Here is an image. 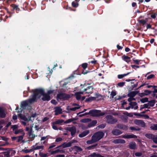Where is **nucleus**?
<instances>
[{
  "instance_id": "obj_1",
  "label": "nucleus",
  "mask_w": 157,
  "mask_h": 157,
  "mask_svg": "<svg viewBox=\"0 0 157 157\" xmlns=\"http://www.w3.org/2000/svg\"><path fill=\"white\" fill-rule=\"evenodd\" d=\"M53 92V90H49L47 94L44 93V90L42 89H36L33 91L34 94L32 98L29 100L23 101L21 103V105L23 107L29 106V105L35 101L37 98H40L41 96H43L42 99L43 101H49L50 99L49 94Z\"/></svg>"
},
{
  "instance_id": "obj_2",
  "label": "nucleus",
  "mask_w": 157,
  "mask_h": 157,
  "mask_svg": "<svg viewBox=\"0 0 157 157\" xmlns=\"http://www.w3.org/2000/svg\"><path fill=\"white\" fill-rule=\"evenodd\" d=\"M105 113L101 112V111L96 109H93L90 110L88 113H85L84 115H90L93 117H99L104 115Z\"/></svg>"
},
{
  "instance_id": "obj_3",
  "label": "nucleus",
  "mask_w": 157,
  "mask_h": 157,
  "mask_svg": "<svg viewBox=\"0 0 157 157\" xmlns=\"http://www.w3.org/2000/svg\"><path fill=\"white\" fill-rule=\"evenodd\" d=\"M104 133L102 132H98L95 133L92 136L94 140L96 142L98 141L103 138Z\"/></svg>"
},
{
  "instance_id": "obj_4",
  "label": "nucleus",
  "mask_w": 157,
  "mask_h": 157,
  "mask_svg": "<svg viewBox=\"0 0 157 157\" xmlns=\"http://www.w3.org/2000/svg\"><path fill=\"white\" fill-rule=\"evenodd\" d=\"M106 121L108 123L113 124L116 122L117 120L114 118L112 116L110 115H108L105 117Z\"/></svg>"
},
{
  "instance_id": "obj_5",
  "label": "nucleus",
  "mask_w": 157,
  "mask_h": 157,
  "mask_svg": "<svg viewBox=\"0 0 157 157\" xmlns=\"http://www.w3.org/2000/svg\"><path fill=\"white\" fill-rule=\"evenodd\" d=\"M70 96L69 95L64 94H60L57 95V98L62 99L63 100H65L70 98Z\"/></svg>"
},
{
  "instance_id": "obj_6",
  "label": "nucleus",
  "mask_w": 157,
  "mask_h": 157,
  "mask_svg": "<svg viewBox=\"0 0 157 157\" xmlns=\"http://www.w3.org/2000/svg\"><path fill=\"white\" fill-rule=\"evenodd\" d=\"M129 106L126 107L125 109L127 110L129 109L130 108L134 109H136L138 108L137 104L136 102H130L129 103Z\"/></svg>"
},
{
  "instance_id": "obj_7",
  "label": "nucleus",
  "mask_w": 157,
  "mask_h": 157,
  "mask_svg": "<svg viewBox=\"0 0 157 157\" xmlns=\"http://www.w3.org/2000/svg\"><path fill=\"white\" fill-rule=\"evenodd\" d=\"M83 92H76L75 94L76 98L77 100H81L82 101L85 98V96L81 97V94H83Z\"/></svg>"
},
{
  "instance_id": "obj_8",
  "label": "nucleus",
  "mask_w": 157,
  "mask_h": 157,
  "mask_svg": "<svg viewBox=\"0 0 157 157\" xmlns=\"http://www.w3.org/2000/svg\"><path fill=\"white\" fill-rule=\"evenodd\" d=\"M33 127V126H30V130L29 132V138L31 140H33L36 136L33 133V132L32 131Z\"/></svg>"
},
{
  "instance_id": "obj_9",
  "label": "nucleus",
  "mask_w": 157,
  "mask_h": 157,
  "mask_svg": "<svg viewBox=\"0 0 157 157\" xmlns=\"http://www.w3.org/2000/svg\"><path fill=\"white\" fill-rule=\"evenodd\" d=\"M67 131L71 132L72 136L74 135L76 131V128L74 127H68L67 128Z\"/></svg>"
},
{
  "instance_id": "obj_10",
  "label": "nucleus",
  "mask_w": 157,
  "mask_h": 157,
  "mask_svg": "<svg viewBox=\"0 0 157 157\" xmlns=\"http://www.w3.org/2000/svg\"><path fill=\"white\" fill-rule=\"evenodd\" d=\"M122 137L125 139H131L136 138V136L132 134H125L122 136Z\"/></svg>"
},
{
  "instance_id": "obj_11",
  "label": "nucleus",
  "mask_w": 157,
  "mask_h": 157,
  "mask_svg": "<svg viewBox=\"0 0 157 157\" xmlns=\"http://www.w3.org/2000/svg\"><path fill=\"white\" fill-rule=\"evenodd\" d=\"M93 88L92 86H89L86 89H85L83 92L84 94L91 93H92Z\"/></svg>"
},
{
  "instance_id": "obj_12",
  "label": "nucleus",
  "mask_w": 157,
  "mask_h": 157,
  "mask_svg": "<svg viewBox=\"0 0 157 157\" xmlns=\"http://www.w3.org/2000/svg\"><path fill=\"white\" fill-rule=\"evenodd\" d=\"M134 122L136 124L141 127H144L145 126L144 123L141 120H136Z\"/></svg>"
},
{
  "instance_id": "obj_13",
  "label": "nucleus",
  "mask_w": 157,
  "mask_h": 157,
  "mask_svg": "<svg viewBox=\"0 0 157 157\" xmlns=\"http://www.w3.org/2000/svg\"><path fill=\"white\" fill-rule=\"evenodd\" d=\"M113 142L115 144H124L125 143V141L121 139H118L114 140Z\"/></svg>"
},
{
  "instance_id": "obj_14",
  "label": "nucleus",
  "mask_w": 157,
  "mask_h": 157,
  "mask_svg": "<svg viewBox=\"0 0 157 157\" xmlns=\"http://www.w3.org/2000/svg\"><path fill=\"white\" fill-rule=\"evenodd\" d=\"M122 132L118 129H115L113 130L112 133L114 135L117 136L122 133Z\"/></svg>"
},
{
  "instance_id": "obj_15",
  "label": "nucleus",
  "mask_w": 157,
  "mask_h": 157,
  "mask_svg": "<svg viewBox=\"0 0 157 157\" xmlns=\"http://www.w3.org/2000/svg\"><path fill=\"white\" fill-rule=\"evenodd\" d=\"M55 112L56 115H58L62 113V109L59 107H56L55 108Z\"/></svg>"
},
{
  "instance_id": "obj_16",
  "label": "nucleus",
  "mask_w": 157,
  "mask_h": 157,
  "mask_svg": "<svg viewBox=\"0 0 157 157\" xmlns=\"http://www.w3.org/2000/svg\"><path fill=\"white\" fill-rule=\"evenodd\" d=\"M14 133L16 134H21L24 135L25 133L22 129H16L14 131Z\"/></svg>"
},
{
  "instance_id": "obj_17",
  "label": "nucleus",
  "mask_w": 157,
  "mask_h": 157,
  "mask_svg": "<svg viewBox=\"0 0 157 157\" xmlns=\"http://www.w3.org/2000/svg\"><path fill=\"white\" fill-rule=\"evenodd\" d=\"M89 133V130H86L83 131L82 133L79 135V136L80 137L82 138L86 136Z\"/></svg>"
},
{
  "instance_id": "obj_18",
  "label": "nucleus",
  "mask_w": 157,
  "mask_h": 157,
  "mask_svg": "<svg viewBox=\"0 0 157 157\" xmlns=\"http://www.w3.org/2000/svg\"><path fill=\"white\" fill-rule=\"evenodd\" d=\"M36 117V113H34L32 114L31 116L30 117H29L28 119V121H31L32 122H33L34 120V118H35Z\"/></svg>"
},
{
  "instance_id": "obj_19",
  "label": "nucleus",
  "mask_w": 157,
  "mask_h": 157,
  "mask_svg": "<svg viewBox=\"0 0 157 157\" xmlns=\"http://www.w3.org/2000/svg\"><path fill=\"white\" fill-rule=\"evenodd\" d=\"M129 147L131 149H134L136 148V145L134 142H132L129 144Z\"/></svg>"
},
{
  "instance_id": "obj_20",
  "label": "nucleus",
  "mask_w": 157,
  "mask_h": 157,
  "mask_svg": "<svg viewBox=\"0 0 157 157\" xmlns=\"http://www.w3.org/2000/svg\"><path fill=\"white\" fill-rule=\"evenodd\" d=\"M71 146V143L69 142L67 143H64L62 144V147L63 148L67 147H70Z\"/></svg>"
},
{
  "instance_id": "obj_21",
  "label": "nucleus",
  "mask_w": 157,
  "mask_h": 157,
  "mask_svg": "<svg viewBox=\"0 0 157 157\" xmlns=\"http://www.w3.org/2000/svg\"><path fill=\"white\" fill-rule=\"evenodd\" d=\"M6 116L5 112L3 110L0 108V117H1L3 118Z\"/></svg>"
},
{
  "instance_id": "obj_22",
  "label": "nucleus",
  "mask_w": 157,
  "mask_h": 157,
  "mask_svg": "<svg viewBox=\"0 0 157 157\" xmlns=\"http://www.w3.org/2000/svg\"><path fill=\"white\" fill-rule=\"evenodd\" d=\"M117 127L119 128L122 129L126 130L128 129V127L125 125L123 124H119L117 125Z\"/></svg>"
},
{
  "instance_id": "obj_23",
  "label": "nucleus",
  "mask_w": 157,
  "mask_h": 157,
  "mask_svg": "<svg viewBox=\"0 0 157 157\" xmlns=\"http://www.w3.org/2000/svg\"><path fill=\"white\" fill-rule=\"evenodd\" d=\"M122 58L124 61L127 63H129L130 61V58L128 56H122Z\"/></svg>"
},
{
  "instance_id": "obj_24",
  "label": "nucleus",
  "mask_w": 157,
  "mask_h": 157,
  "mask_svg": "<svg viewBox=\"0 0 157 157\" xmlns=\"http://www.w3.org/2000/svg\"><path fill=\"white\" fill-rule=\"evenodd\" d=\"M59 152H61L62 153H64V151L63 150H59V149H57L55 151H52L51 154H54L56 153H59Z\"/></svg>"
},
{
  "instance_id": "obj_25",
  "label": "nucleus",
  "mask_w": 157,
  "mask_h": 157,
  "mask_svg": "<svg viewBox=\"0 0 157 157\" xmlns=\"http://www.w3.org/2000/svg\"><path fill=\"white\" fill-rule=\"evenodd\" d=\"M89 156L90 157H102L100 155L98 154H97L96 153H93L90 154Z\"/></svg>"
},
{
  "instance_id": "obj_26",
  "label": "nucleus",
  "mask_w": 157,
  "mask_h": 157,
  "mask_svg": "<svg viewBox=\"0 0 157 157\" xmlns=\"http://www.w3.org/2000/svg\"><path fill=\"white\" fill-rule=\"evenodd\" d=\"M64 122V121L63 120H58L55 121L54 122V124H57L60 125L61 124Z\"/></svg>"
},
{
  "instance_id": "obj_27",
  "label": "nucleus",
  "mask_w": 157,
  "mask_h": 157,
  "mask_svg": "<svg viewBox=\"0 0 157 157\" xmlns=\"http://www.w3.org/2000/svg\"><path fill=\"white\" fill-rule=\"evenodd\" d=\"M91 121V120L89 118H85L82 119L80 120V122L82 123H87L90 122Z\"/></svg>"
},
{
  "instance_id": "obj_28",
  "label": "nucleus",
  "mask_w": 157,
  "mask_h": 157,
  "mask_svg": "<svg viewBox=\"0 0 157 157\" xmlns=\"http://www.w3.org/2000/svg\"><path fill=\"white\" fill-rule=\"evenodd\" d=\"M148 103H146L144 104L143 105L141 106L140 108V110H141L142 109H143L144 108H150V107H149V105H148Z\"/></svg>"
},
{
  "instance_id": "obj_29",
  "label": "nucleus",
  "mask_w": 157,
  "mask_h": 157,
  "mask_svg": "<svg viewBox=\"0 0 157 157\" xmlns=\"http://www.w3.org/2000/svg\"><path fill=\"white\" fill-rule=\"evenodd\" d=\"M148 103L150 107L153 106L155 104V101L154 100H151L149 101Z\"/></svg>"
},
{
  "instance_id": "obj_30",
  "label": "nucleus",
  "mask_w": 157,
  "mask_h": 157,
  "mask_svg": "<svg viewBox=\"0 0 157 157\" xmlns=\"http://www.w3.org/2000/svg\"><path fill=\"white\" fill-rule=\"evenodd\" d=\"M130 73L128 72L127 73V74H124L123 75H118V78L119 79H121L123 78L124 77L127 76Z\"/></svg>"
},
{
  "instance_id": "obj_31",
  "label": "nucleus",
  "mask_w": 157,
  "mask_h": 157,
  "mask_svg": "<svg viewBox=\"0 0 157 157\" xmlns=\"http://www.w3.org/2000/svg\"><path fill=\"white\" fill-rule=\"evenodd\" d=\"M95 142H96V141L94 140L92 136L91 140H88L86 141L87 144H90Z\"/></svg>"
},
{
  "instance_id": "obj_32",
  "label": "nucleus",
  "mask_w": 157,
  "mask_h": 157,
  "mask_svg": "<svg viewBox=\"0 0 157 157\" xmlns=\"http://www.w3.org/2000/svg\"><path fill=\"white\" fill-rule=\"evenodd\" d=\"M145 136L147 138L152 140L154 136V135L149 134H147Z\"/></svg>"
},
{
  "instance_id": "obj_33",
  "label": "nucleus",
  "mask_w": 157,
  "mask_h": 157,
  "mask_svg": "<svg viewBox=\"0 0 157 157\" xmlns=\"http://www.w3.org/2000/svg\"><path fill=\"white\" fill-rule=\"evenodd\" d=\"M24 136V135H21V136L17 137V142H20V141H21L23 139Z\"/></svg>"
},
{
  "instance_id": "obj_34",
  "label": "nucleus",
  "mask_w": 157,
  "mask_h": 157,
  "mask_svg": "<svg viewBox=\"0 0 157 157\" xmlns=\"http://www.w3.org/2000/svg\"><path fill=\"white\" fill-rule=\"evenodd\" d=\"M95 99L94 97H90L86 98L85 100L86 102L90 101L93 100Z\"/></svg>"
},
{
  "instance_id": "obj_35",
  "label": "nucleus",
  "mask_w": 157,
  "mask_h": 157,
  "mask_svg": "<svg viewBox=\"0 0 157 157\" xmlns=\"http://www.w3.org/2000/svg\"><path fill=\"white\" fill-rule=\"evenodd\" d=\"M133 61L136 64H139L141 63L140 62L141 60H140L135 59H133Z\"/></svg>"
},
{
  "instance_id": "obj_36",
  "label": "nucleus",
  "mask_w": 157,
  "mask_h": 157,
  "mask_svg": "<svg viewBox=\"0 0 157 157\" xmlns=\"http://www.w3.org/2000/svg\"><path fill=\"white\" fill-rule=\"evenodd\" d=\"M150 128L151 129L154 130H157V124H152Z\"/></svg>"
},
{
  "instance_id": "obj_37",
  "label": "nucleus",
  "mask_w": 157,
  "mask_h": 157,
  "mask_svg": "<svg viewBox=\"0 0 157 157\" xmlns=\"http://www.w3.org/2000/svg\"><path fill=\"white\" fill-rule=\"evenodd\" d=\"M72 5L73 7H76L78 6V4L77 2L74 1L72 2Z\"/></svg>"
},
{
  "instance_id": "obj_38",
  "label": "nucleus",
  "mask_w": 157,
  "mask_h": 157,
  "mask_svg": "<svg viewBox=\"0 0 157 157\" xmlns=\"http://www.w3.org/2000/svg\"><path fill=\"white\" fill-rule=\"evenodd\" d=\"M125 84V82H121L118 83L117 85L119 87H122Z\"/></svg>"
},
{
  "instance_id": "obj_39",
  "label": "nucleus",
  "mask_w": 157,
  "mask_h": 157,
  "mask_svg": "<svg viewBox=\"0 0 157 157\" xmlns=\"http://www.w3.org/2000/svg\"><path fill=\"white\" fill-rule=\"evenodd\" d=\"M148 98H144L140 99V101L142 103H144L148 101Z\"/></svg>"
},
{
  "instance_id": "obj_40",
  "label": "nucleus",
  "mask_w": 157,
  "mask_h": 157,
  "mask_svg": "<svg viewBox=\"0 0 157 157\" xmlns=\"http://www.w3.org/2000/svg\"><path fill=\"white\" fill-rule=\"evenodd\" d=\"M97 144L93 145L87 147V149L89 150H91L94 149V147L96 146Z\"/></svg>"
},
{
  "instance_id": "obj_41",
  "label": "nucleus",
  "mask_w": 157,
  "mask_h": 157,
  "mask_svg": "<svg viewBox=\"0 0 157 157\" xmlns=\"http://www.w3.org/2000/svg\"><path fill=\"white\" fill-rule=\"evenodd\" d=\"M56 124H54V122H53L52 123V127L54 129L57 130L58 129V128Z\"/></svg>"
},
{
  "instance_id": "obj_42",
  "label": "nucleus",
  "mask_w": 157,
  "mask_h": 157,
  "mask_svg": "<svg viewBox=\"0 0 157 157\" xmlns=\"http://www.w3.org/2000/svg\"><path fill=\"white\" fill-rule=\"evenodd\" d=\"M12 6L13 9H15L17 10H19V9L18 8L17 6L16 5H12Z\"/></svg>"
},
{
  "instance_id": "obj_43",
  "label": "nucleus",
  "mask_w": 157,
  "mask_h": 157,
  "mask_svg": "<svg viewBox=\"0 0 157 157\" xmlns=\"http://www.w3.org/2000/svg\"><path fill=\"white\" fill-rule=\"evenodd\" d=\"M44 148V146H37L35 148L34 150H37V149H43Z\"/></svg>"
},
{
  "instance_id": "obj_44",
  "label": "nucleus",
  "mask_w": 157,
  "mask_h": 157,
  "mask_svg": "<svg viewBox=\"0 0 157 157\" xmlns=\"http://www.w3.org/2000/svg\"><path fill=\"white\" fill-rule=\"evenodd\" d=\"M63 140V139L61 137H58L56 138L55 141L56 142H59Z\"/></svg>"
},
{
  "instance_id": "obj_45",
  "label": "nucleus",
  "mask_w": 157,
  "mask_h": 157,
  "mask_svg": "<svg viewBox=\"0 0 157 157\" xmlns=\"http://www.w3.org/2000/svg\"><path fill=\"white\" fill-rule=\"evenodd\" d=\"M80 106H78L77 107H74V108H71V111H75L76 109H79L80 108Z\"/></svg>"
},
{
  "instance_id": "obj_46",
  "label": "nucleus",
  "mask_w": 157,
  "mask_h": 157,
  "mask_svg": "<svg viewBox=\"0 0 157 157\" xmlns=\"http://www.w3.org/2000/svg\"><path fill=\"white\" fill-rule=\"evenodd\" d=\"M152 140L154 143L157 144V136H154Z\"/></svg>"
},
{
  "instance_id": "obj_47",
  "label": "nucleus",
  "mask_w": 157,
  "mask_h": 157,
  "mask_svg": "<svg viewBox=\"0 0 157 157\" xmlns=\"http://www.w3.org/2000/svg\"><path fill=\"white\" fill-rule=\"evenodd\" d=\"M73 121V120L72 119H69L68 120L66 121L65 122V123H70L72 121Z\"/></svg>"
},
{
  "instance_id": "obj_48",
  "label": "nucleus",
  "mask_w": 157,
  "mask_h": 157,
  "mask_svg": "<svg viewBox=\"0 0 157 157\" xmlns=\"http://www.w3.org/2000/svg\"><path fill=\"white\" fill-rule=\"evenodd\" d=\"M18 128V126L17 125H14L12 126L11 127V128L13 130H16L17 128Z\"/></svg>"
},
{
  "instance_id": "obj_49",
  "label": "nucleus",
  "mask_w": 157,
  "mask_h": 157,
  "mask_svg": "<svg viewBox=\"0 0 157 157\" xmlns=\"http://www.w3.org/2000/svg\"><path fill=\"white\" fill-rule=\"evenodd\" d=\"M22 119L27 122V125H26V126H29V121H28V119L26 117H23Z\"/></svg>"
},
{
  "instance_id": "obj_50",
  "label": "nucleus",
  "mask_w": 157,
  "mask_h": 157,
  "mask_svg": "<svg viewBox=\"0 0 157 157\" xmlns=\"http://www.w3.org/2000/svg\"><path fill=\"white\" fill-rule=\"evenodd\" d=\"M154 76V75L153 74L147 76V78L148 79L152 78Z\"/></svg>"
},
{
  "instance_id": "obj_51",
  "label": "nucleus",
  "mask_w": 157,
  "mask_h": 157,
  "mask_svg": "<svg viewBox=\"0 0 157 157\" xmlns=\"http://www.w3.org/2000/svg\"><path fill=\"white\" fill-rule=\"evenodd\" d=\"M82 67L84 69H85L87 67V64L85 63L82 64Z\"/></svg>"
},
{
  "instance_id": "obj_52",
  "label": "nucleus",
  "mask_w": 157,
  "mask_h": 157,
  "mask_svg": "<svg viewBox=\"0 0 157 157\" xmlns=\"http://www.w3.org/2000/svg\"><path fill=\"white\" fill-rule=\"evenodd\" d=\"M140 22L142 25H144L146 23V21L144 20H143L140 21Z\"/></svg>"
},
{
  "instance_id": "obj_53",
  "label": "nucleus",
  "mask_w": 157,
  "mask_h": 157,
  "mask_svg": "<svg viewBox=\"0 0 157 157\" xmlns=\"http://www.w3.org/2000/svg\"><path fill=\"white\" fill-rule=\"evenodd\" d=\"M142 154L140 152L136 153L135 154V155L136 156H140Z\"/></svg>"
},
{
  "instance_id": "obj_54",
  "label": "nucleus",
  "mask_w": 157,
  "mask_h": 157,
  "mask_svg": "<svg viewBox=\"0 0 157 157\" xmlns=\"http://www.w3.org/2000/svg\"><path fill=\"white\" fill-rule=\"evenodd\" d=\"M154 90L153 91L154 93H157V86H154Z\"/></svg>"
},
{
  "instance_id": "obj_55",
  "label": "nucleus",
  "mask_w": 157,
  "mask_h": 157,
  "mask_svg": "<svg viewBox=\"0 0 157 157\" xmlns=\"http://www.w3.org/2000/svg\"><path fill=\"white\" fill-rule=\"evenodd\" d=\"M105 126V124H101L99 126V127L101 128H103Z\"/></svg>"
},
{
  "instance_id": "obj_56",
  "label": "nucleus",
  "mask_w": 157,
  "mask_h": 157,
  "mask_svg": "<svg viewBox=\"0 0 157 157\" xmlns=\"http://www.w3.org/2000/svg\"><path fill=\"white\" fill-rule=\"evenodd\" d=\"M21 123L24 126H26L27 125V122L26 121H21Z\"/></svg>"
},
{
  "instance_id": "obj_57",
  "label": "nucleus",
  "mask_w": 157,
  "mask_h": 157,
  "mask_svg": "<svg viewBox=\"0 0 157 157\" xmlns=\"http://www.w3.org/2000/svg\"><path fill=\"white\" fill-rule=\"evenodd\" d=\"M131 67H132L133 68L135 69L136 67L138 68L139 67V66H136V65H131Z\"/></svg>"
},
{
  "instance_id": "obj_58",
  "label": "nucleus",
  "mask_w": 157,
  "mask_h": 157,
  "mask_svg": "<svg viewBox=\"0 0 157 157\" xmlns=\"http://www.w3.org/2000/svg\"><path fill=\"white\" fill-rule=\"evenodd\" d=\"M97 123V121H94L92 122V124L93 125H94L95 124Z\"/></svg>"
},
{
  "instance_id": "obj_59",
  "label": "nucleus",
  "mask_w": 157,
  "mask_h": 157,
  "mask_svg": "<svg viewBox=\"0 0 157 157\" xmlns=\"http://www.w3.org/2000/svg\"><path fill=\"white\" fill-rule=\"evenodd\" d=\"M48 118L47 117H44L43 118V119L42 121L43 122L45 121H47V120H48Z\"/></svg>"
},
{
  "instance_id": "obj_60",
  "label": "nucleus",
  "mask_w": 157,
  "mask_h": 157,
  "mask_svg": "<svg viewBox=\"0 0 157 157\" xmlns=\"http://www.w3.org/2000/svg\"><path fill=\"white\" fill-rule=\"evenodd\" d=\"M51 102L54 105H56V102L55 100H52L51 101Z\"/></svg>"
},
{
  "instance_id": "obj_61",
  "label": "nucleus",
  "mask_w": 157,
  "mask_h": 157,
  "mask_svg": "<svg viewBox=\"0 0 157 157\" xmlns=\"http://www.w3.org/2000/svg\"><path fill=\"white\" fill-rule=\"evenodd\" d=\"M65 155H58L56 156V157H64Z\"/></svg>"
},
{
  "instance_id": "obj_62",
  "label": "nucleus",
  "mask_w": 157,
  "mask_h": 157,
  "mask_svg": "<svg viewBox=\"0 0 157 157\" xmlns=\"http://www.w3.org/2000/svg\"><path fill=\"white\" fill-rule=\"evenodd\" d=\"M13 119L14 120L17 119V116L15 115H14L13 117Z\"/></svg>"
},
{
  "instance_id": "obj_63",
  "label": "nucleus",
  "mask_w": 157,
  "mask_h": 157,
  "mask_svg": "<svg viewBox=\"0 0 157 157\" xmlns=\"http://www.w3.org/2000/svg\"><path fill=\"white\" fill-rule=\"evenodd\" d=\"M47 137H48V136H44V137H42L41 138V140L42 141V140H45V139H46V138Z\"/></svg>"
},
{
  "instance_id": "obj_64",
  "label": "nucleus",
  "mask_w": 157,
  "mask_h": 157,
  "mask_svg": "<svg viewBox=\"0 0 157 157\" xmlns=\"http://www.w3.org/2000/svg\"><path fill=\"white\" fill-rule=\"evenodd\" d=\"M134 98H133L131 97V98H129L128 99V101H129V102H131V101L133 100H134Z\"/></svg>"
}]
</instances>
